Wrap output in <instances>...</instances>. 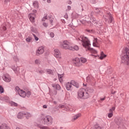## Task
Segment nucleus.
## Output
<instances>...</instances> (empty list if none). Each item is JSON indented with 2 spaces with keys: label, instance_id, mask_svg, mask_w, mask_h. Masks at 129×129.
I'll list each match as a JSON object with an SVG mask.
<instances>
[{
  "label": "nucleus",
  "instance_id": "nucleus-9",
  "mask_svg": "<svg viewBox=\"0 0 129 129\" xmlns=\"http://www.w3.org/2000/svg\"><path fill=\"white\" fill-rule=\"evenodd\" d=\"M54 55L55 58L57 59H61L62 56H61V52L59 51V49H55L54 50Z\"/></svg>",
  "mask_w": 129,
  "mask_h": 129
},
{
  "label": "nucleus",
  "instance_id": "nucleus-55",
  "mask_svg": "<svg viewBox=\"0 0 129 129\" xmlns=\"http://www.w3.org/2000/svg\"><path fill=\"white\" fill-rule=\"evenodd\" d=\"M33 12H34V13H37V11L36 10H34Z\"/></svg>",
  "mask_w": 129,
  "mask_h": 129
},
{
  "label": "nucleus",
  "instance_id": "nucleus-40",
  "mask_svg": "<svg viewBox=\"0 0 129 129\" xmlns=\"http://www.w3.org/2000/svg\"><path fill=\"white\" fill-rule=\"evenodd\" d=\"M50 36L51 38H54V33L53 32L50 33Z\"/></svg>",
  "mask_w": 129,
  "mask_h": 129
},
{
  "label": "nucleus",
  "instance_id": "nucleus-58",
  "mask_svg": "<svg viewBox=\"0 0 129 129\" xmlns=\"http://www.w3.org/2000/svg\"><path fill=\"white\" fill-rule=\"evenodd\" d=\"M43 1H46V0H43Z\"/></svg>",
  "mask_w": 129,
  "mask_h": 129
},
{
  "label": "nucleus",
  "instance_id": "nucleus-23",
  "mask_svg": "<svg viewBox=\"0 0 129 129\" xmlns=\"http://www.w3.org/2000/svg\"><path fill=\"white\" fill-rule=\"evenodd\" d=\"M26 118H30V117H32V114L30 113H26L24 114Z\"/></svg>",
  "mask_w": 129,
  "mask_h": 129
},
{
  "label": "nucleus",
  "instance_id": "nucleus-41",
  "mask_svg": "<svg viewBox=\"0 0 129 129\" xmlns=\"http://www.w3.org/2000/svg\"><path fill=\"white\" fill-rule=\"evenodd\" d=\"M43 26H44V27H48V24L44 22L43 23Z\"/></svg>",
  "mask_w": 129,
  "mask_h": 129
},
{
  "label": "nucleus",
  "instance_id": "nucleus-17",
  "mask_svg": "<svg viewBox=\"0 0 129 129\" xmlns=\"http://www.w3.org/2000/svg\"><path fill=\"white\" fill-rule=\"evenodd\" d=\"M24 115H25V114L22 112H20L18 113L17 115V117L18 118H19V119L23 118L24 117Z\"/></svg>",
  "mask_w": 129,
  "mask_h": 129
},
{
  "label": "nucleus",
  "instance_id": "nucleus-16",
  "mask_svg": "<svg viewBox=\"0 0 129 129\" xmlns=\"http://www.w3.org/2000/svg\"><path fill=\"white\" fill-rule=\"evenodd\" d=\"M106 55L104 54L103 52H101V55L99 57V59L100 60H103V59H104V58H106Z\"/></svg>",
  "mask_w": 129,
  "mask_h": 129
},
{
  "label": "nucleus",
  "instance_id": "nucleus-30",
  "mask_svg": "<svg viewBox=\"0 0 129 129\" xmlns=\"http://www.w3.org/2000/svg\"><path fill=\"white\" fill-rule=\"evenodd\" d=\"M46 72L48 74H53V71L51 70H47Z\"/></svg>",
  "mask_w": 129,
  "mask_h": 129
},
{
  "label": "nucleus",
  "instance_id": "nucleus-27",
  "mask_svg": "<svg viewBox=\"0 0 129 129\" xmlns=\"http://www.w3.org/2000/svg\"><path fill=\"white\" fill-rule=\"evenodd\" d=\"M35 64H36L37 65H40L41 64V61L40 59H36L35 60Z\"/></svg>",
  "mask_w": 129,
  "mask_h": 129
},
{
  "label": "nucleus",
  "instance_id": "nucleus-28",
  "mask_svg": "<svg viewBox=\"0 0 129 129\" xmlns=\"http://www.w3.org/2000/svg\"><path fill=\"white\" fill-rule=\"evenodd\" d=\"M113 116V113L110 112L109 113H108V117H109V118H111V117H112V116Z\"/></svg>",
  "mask_w": 129,
  "mask_h": 129
},
{
  "label": "nucleus",
  "instance_id": "nucleus-6",
  "mask_svg": "<svg viewBox=\"0 0 129 129\" xmlns=\"http://www.w3.org/2000/svg\"><path fill=\"white\" fill-rule=\"evenodd\" d=\"M41 119L43 120V121L45 124H50L52 123L53 121V118L51 116H46L44 117V115H42Z\"/></svg>",
  "mask_w": 129,
  "mask_h": 129
},
{
  "label": "nucleus",
  "instance_id": "nucleus-34",
  "mask_svg": "<svg viewBox=\"0 0 129 129\" xmlns=\"http://www.w3.org/2000/svg\"><path fill=\"white\" fill-rule=\"evenodd\" d=\"M39 127L40 129H49V128H48V127H46V126H41V125H40V126H39Z\"/></svg>",
  "mask_w": 129,
  "mask_h": 129
},
{
  "label": "nucleus",
  "instance_id": "nucleus-11",
  "mask_svg": "<svg viewBox=\"0 0 129 129\" xmlns=\"http://www.w3.org/2000/svg\"><path fill=\"white\" fill-rule=\"evenodd\" d=\"M28 18L31 23H35V18H36L35 14H30L28 16Z\"/></svg>",
  "mask_w": 129,
  "mask_h": 129
},
{
  "label": "nucleus",
  "instance_id": "nucleus-2",
  "mask_svg": "<svg viewBox=\"0 0 129 129\" xmlns=\"http://www.w3.org/2000/svg\"><path fill=\"white\" fill-rule=\"evenodd\" d=\"M16 91L18 92V94L21 97H30L31 96V92L30 91H25L23 90L20 89L19 87H16L15 88Z\"/></svg>",
  "mask_w": 129,
  "mask_h": 129
},
{
  "label": "nucleus",
  "instance_id": "nucleus-49",
  "mask_svg": "<svg viewBox=\"0 0 129 129\" xmlns=\"http://www.w3.org/2000/svg\"><path fill=\"white\" fill-rule=\"evenodd\" d=\"M47 3L50 4L51 3V0H47Z\"/></svg>",
  "mask_w": 129,
  "mask_h": 129
},
{
  "label": "nucleus",
  "instance_id": "nucleus-56",
  "mask_svg": "<svg viewBox=\"0 0 129 129\" xmlns=\"http://www.w3.org/2000/svg\"><path fill=\"white\" fill-rule=\"evenodd\" d=\"M95 57H97V55H95Z\"/></svg>",
  "mask_w": 129,
  "mask_h": 129
},
{
  "label": "nucleus",
  "instance_id": "nucleus-25",
  "mask_svg": "<svg viewBox=\"0 0 129 129\" xmlns=\"http://www.w3.org/2000/svg\"><path fill=\"white\" fill-rule=\"evenodd\" d=\"M82 63H86L87 62V59L85 58L82 57L80 59Z\"/></svg>",
  "mask_w": 129,
  "mask_h": 129
},
{
  "label": "nucleus",
  "instance_id": "nucleus-31",
  "mask_svg": "<svg viewBox=\"0 0 129 129\" xmlns=\"http://www.w3.org/2000/svg\"><path fill=\"white\" fill-rule=\"evenodd\" d=\"M104 100H105V97L100 98L98 101L99 102H102V101H104Z\"/></svg>",
  "mask_w": 129,
  "mask_h": 129
},
{
  "label": "nucleus",
  "instance_id": "nucleus-39",
  "mask_svg": "<svg viewBox=\"0 0 129 129\" xmlns=\"http://www.w3.org/2000/svg\"><path fill=\"white\" fill-rule=\"evenodd\" d=\"M31 40H32V38L31 37H28L27 38H26V41L27 42H31Z\"/></svg>",
  "mask_w": 129,
  "mask_h": 129
},
{
  "label": "nucleus",
  "instance_id": "nucleus-24",
  "mask_svg": "<svg viewBox=\"0 0 129 129\" xmlns=\"http://www.w3.org/2000/svg\"><path fill=\"white\" fill-rule=\"evenodd\" d=\"M81 116V114H78L76 115L75 116H74V120H76V119H78V118H79V117H80Z\"/></svg>",
  "mask_w": 129,
  "mask_h": 129
},
{
  "label": "nucleus",
  "instance_id": "nucleus-45",
  "mask_svg": "<svg viewBox=\"0 0 129 129\" xmlns=\"http://www.w3.org/2000/svg\"><path fill=\"white\" fill-rule=\"evenodd\" d=\"M58 79L60 82H62V81H63V80H62V78H58Z\"/></svg>",
  "mask_w": 129,
  "mask_h": 129
},
{
  "label": "nucleus",
  "instance_id": "nucleus-37",
  "mask_svg": "<svg viewBox=\"0 0 129 129\" xmlns=\"http://www.w3.org/2000/svg\"><path fill=\"white\" fill-rule=\"evenodd\" d=\"M59 108H64V107H67V106H65L64 105H59Z\"/></svg>",
  "mask_w": 129,
  "mask_h": 129
},
{
  "label": "nucleus",
  "instance_id": "nucleus-18",
  "mask_svg": "<svg viewBox=\"0 0 129 129\" xmlns=\"http://www.w3.org/2000/svg\"><path fill=\"white\" fill-rule=\"evenodd\" d=\"M9 103L11 106H14V107L18 106V103H17L15 102L10 101V102H9Z\"/></svg>",
  "mask_w": 129,
  "mask_h": 129
},
{
  "label": "nucleus",
  "instance_id": "nucleus-29",
  "mask_svg": "<svg viewBox=\"0 0 129 129\" xmlns=\"http://www.w3.org/2000/svg\"><path fill=\"white\" fill-rule=\"evenodd\" d=\"M4 91H5L4 88H3L2 86H0V94L4 93Z\"/></svg>",
  "mask_w": 129,
  "mask_h": 129
},
{
  "label": "nucleus",
  "instance_id": "nucleus-7",
  "mask_svg": "<svg viewBox=\"0 0 129 129\" xmlns=\"http://www.w3.org/2000/svg\"><path fill=\"white\" fill-rule=\"evenodd\" d=\"M73 63L74 66L76 67H80L81 66V63L80 62V59L79 58H76L73 59Z\"/></svg>",
  "mask_w": 129,
  "mask_h": 129
},
{
  "label": "nucleus",
  "instance_id": "nucleus-50",
  "mask_svg": "<svg viewBox=\"0 0 129 129\" xmlns=\"http://www.w3.org/2000/svg\"><path fill=\"white\" fill-rule=\"evenodd\" d=\"M39 73H40L41 74H43V73H44V71H39Z\"/></svg>",
  "mask_w": 129,
  "mask_h": 129
},
{
  "label": "nucleus",
  "instance_id": "nucleus-5",
  "mask_svg": "<svg viewBox=\"0 0 129 129\" xmlns=\"http://www.w3.org/2000/svg\"><path fill=\"white\" fill-rule=\"evenodd\" d=\"M61 47L64 50H72L73 49L72 46H71V43L67 40H64L62 42Z\"/></svg>",
  "mask_w": 129,
  "mask_h": 129
},
{
  "label": "nucleus",
  "instance_id": "nucleus-52",
  "mask_svg": "<svg viewBox=\"0 0 129 129\" xmlns=\"http://www.w3.org/2000/svg\"><path fill=\"white\" fill-rule=\"evenodd\" d=\"M43 108H47V106L46 105H43Z\"/></svg>",
  "mask_w": 129,
  "mask_h": 129
},
{
  "label": "nucleus",
  "instance_id": "nucleus-22",
  "mask_svg": "<svg viewBox=\"0 0 129 129\" xmlns=\"http://www.w3.org/2000/svg\"><path fill=\"white\" fill-rule=\"evenodd\" d=\"M64 106H67L64 107V110H66V111H69V110H70V108H71V106H70V105H66Z\"/></svg>",
  "mask_w": 129,
  "mask_h": 129
},
{
  "label": "nucleus",
  "instance_id": "nucleus-3",
  "mask_svg": "<svg viewBox=\"0 0 129 129\" xmlns=\"http://www.w3.org/2000/svg\"><path fill=\"white\" fill-rule=\"evenodd\" d=\"M78 96L80 98H83V99H87L89 98V94L86 92L85 89L82 88L79 90Z\"/></svg>",
  "mask_w": 129,
  "mask_h": 129
},
{
  "label": "nucleus",
  "instance_id": "nucleus-32",
  "mask_svg": "<svg viewBox=\"0 0 129 129\" xmlns=\"http://www.w3.org/2000/svg\"><path fill=\"white\" fill-rule=\"evenodd\" d=\"M115 110V107H112L111 109H109V112L113 113V111Z\"/></svg>",
  "mask_w": 129,
  "mask_h": 129
},
{
  "label": "nucleus",
  "instance_id": "nucleus-21",
  "mask_svg": "<svg viewBox=\"0 0 129 129\" xmlns=\"http://www.w3.org/2000/svg\"><path fill=\"white\" fill-rule=\"evenodd\" d=\"M33 6L34 8H35L36 9H38V8H39V4L38 3V2L35 1L33 3Z\"/></svg>",
  "mask_w": 129,
  "mask_h": 129
},
{
  "label": "nucleus",
  "instance_id": "nucleus-38",
  "mask_svg": "<svg viewBox=\"0 0 129 129\" xmlns=\"http://www.w3.org/2000/svg\"><path fill=\"white\" fill-rule=\"evenodd\" d=\"M33 36L34 37V39L35 40V41H38L39 40V38H38V37H36V35H35V34H33Z\"/></svg>",
  "mask_w": 129,
  "mask_h": 129
},
{
  "label": "nucleus",
  "instance_id": "nucleus-14",
  "mask_svg": "<svg viewBox=\"0 0 129 129\" xmlns=\"http://www.w3.org/2000/svg\"><path fill=\"white\" fill-rule=\"evenodd\" d=\"M71 82L72 85H73V86H75V87H76V88H79V84H78V83L76 82L75 81H71Z\"/></svg>",
  "mask_w": 129,
  "mask_h": 129
},
{
  "label": "nucleus",
  "instance_id": "nucleus-54",
  "mask_svg": "<svg viewBox=\"0 0 129 129\" xmlns=\"http://www.w3.org/2000/svg\"><path fill=\"white\" fill-rule=\"evenodd\" d=\"M116 92H112L111 93L112 94H114V93H116Z\"/></svg>",
  "mask_w": 129,
  "mask_h": 129
},
{
  "label": "nucleus",
  "instance_id": "nucleus-36",
  "mask_svg": "<svg viewBox=\"0 0 129 129\" xmlns=\"http://www.w3.org/2000/svg\"><path fill=\"white\" fill-rule=\"evenodd\" d=\"M3 126L4 129H10V128H9V127L6 124H4Z\"/></svg>",
  "mask_w": 129,
  "mask_h": 129
},
{
  "label": "nucleus",
  "instance_id": "nucleus-12",
  "mask_svg": "<svg viewBox=\"0 0 129 129\" xmlns=\"http://www.w3.org/2000/svg\"><path fill=\"white\" fill-rule=\"evenodd\" d=\"M98 42L99 41L97 39V38L96 37L94 38L93 46L94 47H97V48H98L99 47V43H98Z\"/></svg>",
  "mask_w": 129,
  "mask_h": 129
},
{
  "label": "nucleus",
  "instance_id": "nucleus-13",
  "mask_svg": "<svg viewBox=\"0 0 129 129\" xmlns=\"http://www.w3.org/2000/svg\"><path fill=\"white\" fill-rule=\"evenodd\" d=\"M66 88L67 90H71L72 88V84L71 82H68L66 84Z\"/></svg>",
  "mask_w": 129,
  "mask_h": 129
},
{
  "label": "nucleus",
  "instance_id": "nucleus-42",
  "mask_svg": "<svg viewBox=\"0 0 129 129\" xmlns=\"http://www.w3.org/2000/svg\"><path fill=\"white\" fill-rule=\"evenodd\" d=\"M46 20H47V17H44L42 18V22H44V21H46Z\"/></svg>",
  "mask_w": 129,
  "mask_h": 129
},
{
  "label": "nucleus",
  "instance_id": "nucleus-57",
  "mask_svg": "<svg viewBox=\"0 0 129 129\" xmlns=\"http://www.w3.org/2000/svg\"><path fill=\"white\" fill-rule=\"evenodd\" d=\"M70 4H71V2H70Z\"/></svg>",
  "mask_w": 129,
  "mask_h": 129
},
{
  "label": "nucleus",
  "instance_id": "nucleus-53",
  "mask_svg": "<svg viewBox=\"0 0 129 129\" xmlns=\"http://www.w3.org/2000/svg\"><path fill=\"white\" fill-rule=\"evenodd\" d=\"M87 31H88L89 33H91V32H92V30H87Z\"/></svg>",
  "mask_w": 129,
  "mask_h": 129
},
{
  "label": "nucleus",
  "instance_id": "nucleus-51",
  "mask_svg": "<svg viewBox=\"0 0 129 129\" xmlns=\"http://www.w3.org/2000/svg\"><path fill=\"white\" fill-rule=\"evenodd\" d=\"M64 17H65L66 18H67V19H68V15H66L64 16Z\"/></svg>",
  "mask_w": 129,
  "mask_h": 129
},
{
  "label": "nucleus",
  "instance_id": "nucleus-1",
  "mask_svg": "<svg viewBox=\"0 0 129 129\" xmlns=\"http://www.w3.org/2000/svg\"><path fill=\"white\" fill-rule=\"evenodd\" d=\"M78 41L79 42V41L82 42V46H83L84 48H86V49H87L88 51H90L91 53H93V54H97V51L90 47L91 44H90V41L87 37L85 36H81L80 38L78 39Z\"/></svg>",
  "mask_w": 129,
  "mask_h": 129
},
{
  "label": "nucleus",
  "instance_id": "nucleus-47",
  "mask_svg": "<svg viewBox=\"0 0 129 129\" xmlns=\"http://www.w3.org/2000/svg\"><path fill=\"white\" fill-rule=\"evenodd\" d=\"M68 10L69 11L70 10H71V7L70 6L68 7Z\"/></svg>",
  "mask_w": 129,
  "mask_h": 129
},
{
  "label": "nucleus",
  "instance_id": "nucleus-43",
  "mask_svg": "<svg viewBox=\"0 0 129 129\" xmlns=\"http://www.w3.org/2000/svg\"><path fill=\"white\" fill-rule=\"evenodd\" d=\"M63 75L58 74V78H62L63 77Z\"/></svg>",
  "mask_w": 129,
  "mask_h": 129
},
{
  "label": "nucleus",
  "instance_id": "nucleus-26",
  "mask_svg": "<svg viewBox=\"0 0 129 129\" xmlns=\"http://www.w3.org/2000/svg\"><path fill=\"white\" fill-rule=\"evenodd\" d=\"M109 20L108 21V23H112V21H113V18L111 17V15H109Z\"/></svg>",
  "mask_w": 129,
  "mask_h": 129
},
{
  "label": "nucleus",
  "instance_id": "nucleus-20",
  "mask_svg": "<svg viewBox=\"0 0 129 129\" xmlns=\"http://www.w3.org/2000/svg\"><path fill=\"white\" fill-rule=\"evenodd\" d=\"M93 91H94L93 89L90 88H88L87 89V91H86V92H88V93L89 94V93H93Z\"/></svg>",
  "mask_w": 129,
  "mask_h": 129
},
{
  "label": "nucleus",
  "instance_id": "nucleus-46",
  "mask_svg": "<svg viewBox=\"0 0 129 129\" xmlns=\"http://www.w3.org/2000/svg\"><path fill=\"white\" fill-rule=\"evenodd\" d=\"M3 30H4V31H6V30H7V27H6L5 26H4V27H3Z\"/></svg>",
  "mask_w": 129,
  "mask_h": 129
},
{
  "label": "nucleus",
  "instance_id": "nucleus-10",
  "mask_svg": "<svg viewBox=\"0 0 129 129\" xmlns=\"http://www.w3.org/2000/svg\"><path fill=\"white\" fill-rule=\"evenodd\" d=\"M3 79L5 81V82H11V76L10 75L7 74L4 75L3 77Z\"/></svg>",
  "mask_w": 129,
  "mask_h": 129
},
{
  "label": "nucleus",
  "instance_id": "nucleus-15",
  "mask_svg": "<svg viewBox=\"0 0 129 129\" xmlns=\"http://www.w3.org/2000/svg\"><path fill=\"white\" fill-rule=\"evenodd\" d=\"M52 87L56 88L57 90H59L60 88H61V87H60V85H59L58 84H52Z\"/></svg>",
  "mask_w": 129,
  "mask_h": 129
},
{
  "label": "nucleus",
  "instance_id": "nucleus-4",
  "mask_svg": "<svg viewBox=\"0 0 129 129\" xmlns=\"http://www.w3.org/2000/svg\"><path fill=\"white\" fill-rule=\"evenodd\" d=\"M122 60L125 65L129 66V49H126L125 52L122 55Z\"/></svg>",
  "mask_w": 129,
  "mask_h": 129
},
{
  "label": "nucleus",
  "instance_id": "nucleus-8",
  "mask_svg": "<svg viewBox=\"0 0 129 129\" xmlns=\"http://www.w3.org/2000/svg\"><path fill=\"white\" fill-rule=\"evenodd\" d=\"M44 49L45 47H44V46L39 47L36 51V54L37 56H39V55H42V54L45 52Z\"/></svg>",
  "mask_w": 129,
  "mask_h": 129
},
{
  "label": "nucleus",
  "instance_id": "nucleus-44",
  "mask_svg": "<svg viewBox=\"0 0 129 129\" xmlns=\"http://www.w3.org/2000/svg\"><path fill=\"white\" fill-rule=\"evenodd\" d=\"M5 4H7V3H10V0H5Z\"/></svg>",
  "mask_w": 129,
  "mask_h": 129
},
{
  "label": "nucleus",
  "instance_id": "nucleus-48",
  "mask_svg": "<svg viewBox=\"0 0 129 129\" xmlns=\"http://www.w3.org/2000/svg\"><path fill=\"white\" fill-rule=\"evenodd\" d=\"M50 22L51 24L53 25V24H52V23H53V19H50Z\"/></svg>",
  "mask_w": 129,
  "mask_h": 129
},
{
  "label": "nucleus",
  "instance_id": "nucleus-35",
  "mask_svg": "<svg viewBox=\"0 0 129 129\" xmlns=\"http://www.w3.org/2000/svg\"><path fill=\"white\" fill-rule=\"evenodd\" d=\"M31 30L32 32H33V33H36V32H37V30H36V28H34L33 27H31Z\"/></svg>",
  "mask_w": 129,
  "mask_h": 129
},
{
  "label": "nucleus",
  "instance_id": "nucleus-33",
  "mask_svg": "<svg viewBox=\"0 0 129 129\" xmlns=\"http://www.w3.org/2000/svg\"><path fill=\"white\" fill-rule=\"evenodd\" d=\"M94 129H102V128L99 125H95L94 126Z\"/></svg>",
  "mask_w": 129,
  "mask_h": 129
},
{
  "label": "nucleus",
  "instance_id": "nucleus-19",
  "mask_svg": "<svg viewBox=\"0 0 129 129\" xmlns=\"http://www.w3.org/2000/svg\"><path fill=\"white\" fill-rule=\"evenodd\" d=\"M72 49H70L72 51H78V50H79V47H78V46L77 45H75V46H74V47L72 46Z\"/></svg>",
  "mask_w": 129,
  "mask_h": 129
}]
</instances>
